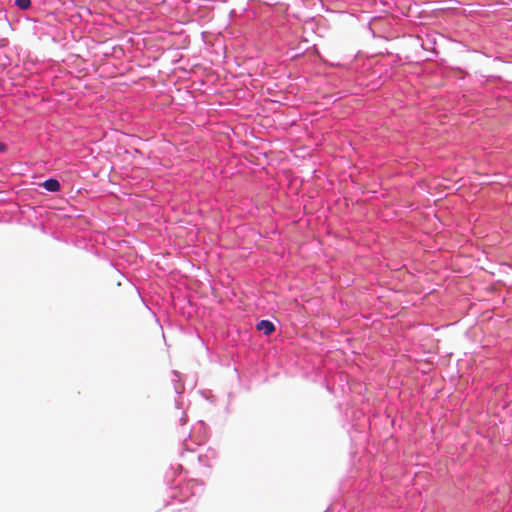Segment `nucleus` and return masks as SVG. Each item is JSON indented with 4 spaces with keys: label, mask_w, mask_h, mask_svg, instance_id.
Returning <instances> with one entry per match:
<instances>
[{
    "label": "nucleus",
    "mask_w": 512,
    "mask_h": 512,
    "mask_svg": "<svg viewBox=\"0 0 512 512\" xmlns=\"http://www.w3.org/2000/svg\"><path fill=\"white\" fill-rule=\"evenodd\" d=\"M256 328L262 331L265 335H270L275 331V326L271 321L261 320L257 323Z\"/></svg>",
    "instance_id": "nucleus-1"
},
{
    "label": "nucleus",
    "mask_w": 512,
    "mask_h": 512,
    "mask_svg": "<svg viewBox=\"0 0 512 512\" xmlns=\"http://www.w3.org/2000/svg\"><path fill=\"white\" fill-rule=\"evenodd\" d=\"M6 150V145L4 143H0V151Z\"/></svg>",
    "instance_id": "nucleus-4"
},
{
    "label": "nucleus",
    "mask_w": 512,
    "mask_h": 512,
    "mask_svg": "<svg viewBox=\"0 0 512 512\" xmlns=\"http://www.w3.org/2000/svg\"><path fill=\"white\" fill-rule=\"evenodd\" d=\"M39 186L43 187L49 192H57L60 189L59 181L53 178L45 180L44 182L40 183Z\"/></svg>",
    "instance_id": "nucleus-2"
},
{
    "label": "nucleus",
    "mask_w": 512,
    "mask_h": 512,
    "mask_svg": "<svg viewBox=\"0 0 512 512\" xmlns=\"http://www.w3.org/2000/svg\"><path fill=\"white\" fill-rule=\"evenodd\" d=\"M438 188H439L438 186H434V187L429 186V189H438Z\"/></svg>",
    "instance_id": "nucleus-5"
},
{
    "label": "nucleus",
    "mask_w": 512,
    "mask_h": 512,
    "mask_svg": "<svg viewBox=\"0 0 512 512\" xmlns=\"http://www.w3.org/2000/svg\"><path fill=\"white\" fill-rule=\"evenodd\" d=\"M15 4L20 8V9H27L30 7L31 5V0H15Z\"/></svg>",
    "instance_id": "nucleus-3"
}]
</instances>
